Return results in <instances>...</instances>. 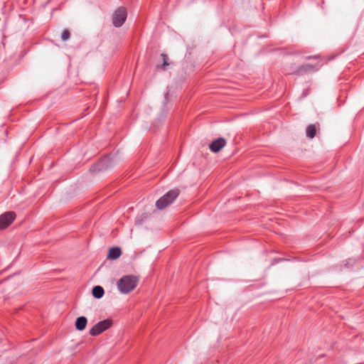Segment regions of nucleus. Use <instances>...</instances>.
<instances>
[{
  "label": "nucleus",
  "mask_w": 364,
  "mask_h": 364,
  "mask_svg": "<svg viewBox=\"0 0 364 364\" xmlns=\"http://www.w3.org/2000/svg\"><path fill=\"white\" fill-rule=\"evenodd\" d=\"M139 283V278L134 275H125L117 283L118 290L122 294H128L133 291Z\"/></svg>",
  "instance_id": "obj_1"
},
{
  "label": "nucleus",
  "mask_w": 364,
  "mask_h": 364,
  "mask_svg": "<svg viewBox=\"0 0 364 364\" xmlns=\"http://www.w3.org/2000/svg\"><path fill=\"white\" fill-rule=\"evenodd\" d=\"M178 194L179 191L178 189L168 191L156 202V207L160 210L166 208L168 205L173 203L178 197Z\"/></svg>",
  "instance_id": "obj_2"
},
{
  "label": "nucleus",
  "mask_w": 364,
  "mask_h": 364,
  "mask_svg": "<svg viewBox=\"0 0 364 364\" xmlns=\"http://www.w3.org/2000/svg\"><path fill=\"white\" fill-rule=\"evenodd\" d=\"M112 326V321L109 318L101 321L93 326L90 330V334L92 336H96Z\"/></svg>",
  "instance_id": "obj_3"
},
{
  "label": "nucleus",
  "mask_w": 364,
  "mask_h": 364,
  "mask_svg": "<svg viewBox=\"0 0 364 364\" xmlns=\"http://www.w3.org/2000/svg\"><path fill=\"white\" fill-rule=\"evenodd\" d=\"M127 17V12L125 8H118L112 16V23L115 27H120L124 23Z\"/></svg>",
  "instance_id": "obj_4"
},
{
  "label": "nucleus",
  "mask_w": 364,
  "mask_h": 364,
  "mask_svg": "<svg viewBox=\"0 0 364 364\" xmlns=\"http://www.w3.org/2000/svg\"><path fill=\"white\" fill-rule=\"evenodd\" d=\"M16 218L14 212H7L0 216V230H4L9 226Z\"/></svg>",
  "instance_id": "obj_5"
},
{
  "label": "nucleus",
  "mask_w": 364,
  "mask_h": 364,
  "mask_svg": "<svg viewBox=\"0 0 364 364\" xmlns=\"http://www.w3.org/2000/svg\"><path fill=\"white\" fill-rule=\"evenodd\" d=\"M226 144V140L224 138H218L213 141L209 145L211 151L217 153L220 151Z\"/></svg>",
  "instance_id": "obj_6"
},
{
  "label": "nucleus",
  "mask_w": 364,
  "mask_h": 364,
  "mask_svg": "<svg viewBox=\"0 0 364 364\" xmlns=\"http://www.w3.org/2000/svg\"><path fill=\"white\" fill-rule=\"evenodd\" d=\"M87 320L85 316H80L76 319L75 328L78 331H83L87 326Z\"/></svg>",
  "instance_id": "obj_7"
},
{
  "label": "nucleus",
  "mask_w": 364,
  "mask_h": 364,
  "mask_svg": "<svg viewBox=\"0 0 364 364\" xmlns=\"http://www.w3.org/2000/svg\"><path fill=\"white\" fill-rule=\"evenodd\" d=\"M121 250L119 247H112L108 252V258L112 259H116L121 255Z\"/></svg>",
  "instance_id": "obj_8"
},
{
  "label": "nucleus",
  "mask_w": 364,
  "mask_h": 364,
  "mask_svg": "<svg viewBox=\"0 0 364 364\" xmlns=\"http://www.w3.org/2000/svg\"><path fill=\"white\" fill-rule=\"evenodd\" d=\"M314 70V67L310 64H306L300 67L296 72V75H302L306 73H311Z\"/></svg>",
  "instance_id": "obj_9"
},
{
  "label": "nucleus",
  "mask_w": 364,
  "mask_h": 364,
  "mask_svg": "<svg viewBox=\"0 0 364 364\" xmlns=\"http://www.w3.org/2000/svg\"><path fill=\"white\" fill-rule=\"evenodd\" d=\"M104 293H105V291H104L103 288L100 286H95L92 289V295L96 299L102 298L104 295Z\"/></svg>",
  "instance_id": "obj_10"
},
{
  "label": "nucleus",
  "mask_w": 364,
  "mask_h": 364,
  "mask_svg": "<svg viewBox=\"0 0 364 364\" xmlns=\"http://www.w3.org/2000/svg\"><path fill=\"white\" fill-rule=\"evenodd\" d=\"M316 127L313 124L309 125L306 129V136L311 139L314 138L316 135Z\"/></svg>",
  "instance_id": "obj_11"
},
{
  "label": "nucleus",
  "mask_w": 364,
  "mask_h": 364,
  "mask_svg": "<svg viewBox=\"0 0 364 364\" xmlns=\"http://www.w3.org/2000/svg\"><path fill=\"white\" fill-rule=\"evenodd\" d=\"M70 33L69 32L68 30H64L63 33H62V40L63 41H67L70 38Z\"/></svg>",
  "instance_id": "obj_12"
},
{
  "label": "nucleus",
  "mask_w": 364,
  "mask_h": 364,
  "mask_svg": "<svg viewBox=\"0 0 364 364\" xmlns=\"http://www.w3.org/2000/svg\"><path fill=\"white\" fill-rule=\"evenodd\" d=\"M162 60H163V65L162 66L164 68L166 66H168L169 63L167 62L168 56L166 54L162 53L161 55Z\"/></svg>",
  "instance_id": "obj_13"
}]
</instances>
